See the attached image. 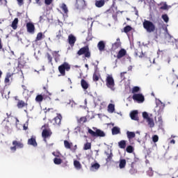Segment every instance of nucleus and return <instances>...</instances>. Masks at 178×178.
I'll return each mask as SVG.
<instances>
[{
	"label": "nucleus",
	"instance_id": "f257e3e1",
	"mask_svg": "<svg viewBox=\"0 0 178 178\" xmlns=\"http://www.w3.org/2000/svg\"><path fill=\"white\" fill-rule=\"evenodd\" d=\"M105 81L106 87L111 90V91H115L116 90V88L115 87V79H113L112 74H107Z\"/></svg>",
	"mask_w": 178,
	"mask_h": 178
},
{
	"label": "nucleus",
	"instance_id": "f03ea898",
	"mask_svg": "<svg viewBox=\"0 0 178 178\" xmlns=\"http://www.w3.org/2000/svg\"><path fill=\"white\" fill-rule=\"evenodd\" d=\"M143 26L147 33H154L156 29L154 22L147 19L144 20Z\"/></svg>",
	"mask_w": 178,
	"mask_h": 178
},
{
	"label": "nucleus",
	"instance_id": "7ed1b4c3",
	"mask_svg": "<svg viewBox=\"0 0 178 178\" xmlns=\"http://www.w3.org/2000/svg\"><path fill=\"white\" fill-rule=\"evenodd\" d=\"M13 145L10 147V149L13 152H16L17 149H22L24 148V143H23V139H20L19 140H13Z\"/></svg>",
	"mask_w": 178,
	"mask_h": 178
},
{
	"label": "nucleus",
	"instance_id": "20e7f679",
	"mask_svg": "<svg viewBox=\"0 0 178 178\" xmlns=\"http://www.w3.org/2000/svg\"><path fill=\"white\" fill-rule=\"evenodd\" d=\"M71 69L69 63L64 62L60 66H58V72L61 74V76H66V72H69Z\"/></svg>",
	"mask_w": 178,
	"mask_h": 178
},
{
	"label": "nucleus",
	"instance_id": "39448f33",
	"mask_svg": "<svg viewBox=\"0 0 178 178\" xmlns=\"http://www.w3.org/2000/svg\"><path fill=\"white\" fill-rule=\"evenodd\" d=\"M77 55L79 56L84 55L85 58H91V52H90V47L88 45L81 47L77 52Z\"/></svg>",
	"mask_w": 178,
	"mask_h": 178
},
{
	"label": "nucleus",
	"instance_id": "423d86ee",
	"mask_svg": "<svg viewBox=\"0 0 178 178\" xmlns=\"http://www.w3.org/2000/svg\"><path fill=\"white\" fill-rule=\"evenodd\" d=\"M88 131L92 137H105L106 136L105 132L98 129H97L95 131H92L91 129H88Z\"/></svg>",
	"mask_w": 178,
	"mask_h": 178
},
{
	"label": "nucleus",
	"instance_id": "0eeeda50",
	"mask_svg": "<svg viewBox=\"0 0 178 178\" xmlns=\"http://www.w3.org/2000/svg\"><path fill=\"white\" fill-rule=\"evenodd\" d=\"M48 98H49V96H48V95L42 92L40 95H36L35 100V102H38V104H41V102L45 101L46 99H48Z\"/></svg>",
	"mask_w": 178,
	"mask_h": 178
},
{
	"label": "nucleus",
	"instance_id": "6e6552de",
	"mask_svg": "<svg viewBox=\"0 0 178 178\" xmlns=\"http://www.w3.org/2000/svg\"><path fill=\"white\" fill-rule=\"evenodd\" d=\"M15 101H17V107L18 109H23V108H27L29 106V103L27 101L24 102V100L19 99L15 97Z\"/></svg>",
	"mask_w": 178,
	"mask_h": 178
},
{
	"label": "nucleus",
	"instance_id": "1a4fd4ad",
	"mask_svg": "<svg viewBox=\"0 0 178 178\" xmlns=\"http://www.w3.org/2000/svg\"><path fill=\"white\" fill-rule=\"evenodd\" d=\"M132 99H134V101H136L139 104L143 103L144 102V101H145L144 95H143V94L140 93L134 94V95L132 96Z\"/></svg>",
	"mask_w": 178,
	"mask_h": 178
},
{
	"label": "nucleus",
	"instance_id": "9d476101",
	"mask_svg": "<svg viewBox=\"0 0 178 178\" xmlns=\"http://www.w3.org/2000/svg\"><path fill=\"white\" fill-rule=\"evenodd\" d=\"M26 30L27 33H29V34H34L35 33V26H34V24L31 22L26 23Z\"/></svg>",
	"mask_w": 178,
	"mask_h": 178
},
{
	"label": "nucleus",
	"instance_id": "9b49d317",
	"mask_svg": "<svg viewBox=\"0 0 178 178\" xmlns=\"http://www.w3.org/2000/svg\"><path fill=\"white\" fill-rule=\"evenodd\" d=\"M75 6H76V9H84V7L86 6V1L76 0Z\"/></svg>",
	"mask_w": 178,
	"mask_h": 178
},
{
	"label": "nucleus",
	"instance_id": "f8f14e48",
	"mask_svg": "<svg viewBox=\"0 0 178 178\" xmlns=\"http://www.w3.org/2000/svg\"><path fill=\"white\" fill-rule=\"evenodd\" d=\"M35 136H32L31 138L28 139V145H32V147H37V140H35Z\"/></svg>",
	"mask_w": 178,
	"mask_h": 178
},
{
	"label": "nucleus",
	"instance_id": "ddd939ff",
	"mask_svg": "<svg viewBox=\"0 0 178 178\" xmlns=\"http://www.w3.org/2000/svg\"><path fill=\"white\" fill-rule=\"evenodd\" d=\"M52 136V131L51 129H43L42 132V136L43 138H48V137H51Z\"/></svg>",
	"mask_w": 178,
	"mask_h": 178
},
{
	"label": "nucleus",
	"instance_id": "4468645a",
	"mask_svg": "<svg viewBox=\"0 0 178 178\" xmlns=\"http://www.w3.org/2000/svg\"><path fill=\"white\" fill-rule=\"evenodd\" d=\"M76 41V39L74 35H73L72 34L69 35L68 42L71 47L74 46Z\"/></svg>",
	"mask_w": 178,
	"mask_h": 178
},
{
	"label": "nucleus",
	"instance_id": "2eb2a0df",
	"mask_svg": "<svg viewBox=\"0 0 178 178\" xmlns=\"http://www.w3.org/2000/svg\"><path fill=\"white\" fill-rule=\"evenodd\" d=\"M60 122H62V115L58 114L56 118H54L53 124L60 126Z\"/></svg>",
	"mask_w": 178,
	"mask_h": 178
},
{
	"label": "nucleus",
	"instance_id": "dca6fc26",
	"mask_svg": "<svg viewBox=\"0 0 178 178\" xmlns=\"http://www.w3.org/2000/svg\"><path fill=\"white\" fill-rule=\"evenodd\" d=\"M127 54V51H126V49H121L117 54V58L122 59V58H123L124 56H126Z\"/></svg>",
	"mask_w": 178,
	"mask_h": 178
},
{
	"label": "nucleus",
	"instance_id": "f3484780",
	"mask_svg": "<svg viewBox=\"0 0 178 178\" xmlns=\"http://www.w3.org/2000/svg\"><path fill=\"white\" fill-rule=\"evenodd\" d=\"M108 1H109V0H96L95 6H97V8H102V6L105 5V2Z\"/></svg>",
	"mask_w": 178,
	"mask_h": 178
},
{
	"label": "nucleus",
	"instance_id": "a211bd4d",
	"mask_svg": "<svg viewBox=\"0 0 178 178\" xmlns=\"http://www.w3.org/2000/svg\"><path fill=\"white\" fill-rule=\"evenodd\" d=\"M130 118L132 120H138V111H133L130 113Z\"/></svg>",
	"mask_w": 178,
	"mask_h": 178
},
{
	"label": "nucleus",
	"instance_id": "6ab92c4d",
	"mask_svg": "<svg viewBox=\"0 0 178 178\" xmlns=\"http://www.w3.org/2000/svg\"><path fill=\"white\" fill-rule=\"evenodd\" d=\"M97 48L100 52L105 51V42L101 40L97 44Z\"/></svg>",
	"mask_w": 178,
	"mask_h": 178
},
{
	"label": "nucleus",
	"instance_id": "aec40b11",
	"mask_svg": "<svg viewBox=\"0 0 178 178\" xmlns=\"http://www.w3.org/2000/svg\"><path fill=\"white\" fill-rule=\"evenodd\" d=\"M168 82L170 84H174L175 81H176L177 79H176V76L173 74H170L167 76Z\"/></svg>",
	"mask_w": 178,
	"mask_h": 178
},
{
	"label": "nucleus",
	"instance_id": "412c9836",
	"mask_svg": "<svg viewBox=\"0 0 178 178\" xmlns=\"http://www.w3.org/2000/svg\"><path fill=\"white\" fill-rule=\"evenodd\" d=\"M107 158L106 159V161L107 163H108V162H112V159L113 158V153H112V150L110 151V152H105Z\"/></svg>",
	"mask_w": 178,
	"mask_h": 178
},
{
	"label": "nucleus",
	"instance_id": "4be33fe9",
	"mask_svg": "<svg viewBox=\"0 0 178 178\" xmlns=\"http://www.w3.org/2000/svg\"><path fill=\"white\" fill-rule=\"evenodd\" d=\"M101 168V165L98 163H92L90 168V170L94 172V170H98V169Z\"/></svg>",
	"mask_w": 178,
	"mask_h": 178
},
{
	"label": "nucleus",
	"instance_id": "5701e85b",
	"mask_svg": "<svg viewBox=\"0 0 178 178\" xmlns=\"http://www.w3.org/2000/svg\"><path fill=\"white\" fill-rule=\"evenodd\" d=\"M122 47V42H120V38H117L116 42L113 44V48L114 49H118Z\"/></svg>",
	"mask_w": 178,
	"mask_h": 178
},
{
	"label": "nucleus",
	"instance_id": "b1692460",
	"mask_svg": "<svg viewBox=\"0 0 178 178\" xmlns=\"http://www.w3.org/2000/svg\"><path fill=\"white\" fill-rule=\"evenodd\" d=\"M64 147L66 149L72 150V147H73V143H70L68 140H64Z\"/></svg>",
	"mask_w": 178,
	"mask_h": 178
},
{
	"label": "nucleus",
	"instance_id": "393cba45",
	"mask_svg": "<svg viewBox=\"0 0 178 178\" xmlns=\"http://www.w3.org/2000/svg\"><path fill=\"white\" fill-rule=\"evenodd\" d=\"M12 76H13V73L8 72L6 74V78L4 79V83L6 84H9L10 81V78L12 77Z\"/></svg>",
	"mask_w": 178,
	"mask_h": 178
},
{
	"label": "nucleus",
	"instance_id": "a878e982",
	"mask_svg": "<svg viewBox=\"0 0 178 178\" xmlns=\"http://www.w3.org/2000/svg\"><path fill=\"white\" fill-rule=\"evenodd\" d=\"M81 86L83 90H87L89 87L88 83L85 79L81 80Z\"/></svg>",
	"mask_w": 178,
	"mask_h": 178
},
{
	"label": "nucleus",
	"instance_id": "bb28decb",
	"mask_svg": "<svg viewBox=\"0 0 178 178\" xmlns=\"http://www.w3.org/2000/svg\"><path fill=\"white\" fill-rule=\"evenodd\" d=\"M127 145V141L124 140H122L120 142H118V147L119 148H121V149H124L126 148Z\"/></svg>",
	"mask_w": 178,
	"mask_h": 178
},
{
	"label": "nucleus",
	"instance_id": "cd10ccee",
	"mask_svg": "<svg viewBox=\"0 0 178 178\" xmlns=\"http://www.w3.org/2000/svg\"><path fill=\"white\" fill-rule=\"evenodd\" d=\"M18 24H19V18H15L11 24V27L13 29V30H16L17 29Z\"/></svg>",
	"mask_w": 178,
	"mask_h": 178
},
{
	"label": "nucleus",
	"instance_id": "c85d7f7f",
	"mask_svg": "<svg viewBox=\"0 0 178 178\" xmlns=\"http://www.w3.org/2000/svg\"><path fill=\"white\" fill-rule=\"evenodd\" d=\"M112 134L113 136H116L117 134H120V128L118 127H114L112 128Z\"/></svg>",
	"mask_w": 178,
	"mask_h": 178
},
{
	"label": "nucleus",
	"instance_id": "c756f323",
	"mask_svg": "<svg viewBox=\"0 0 178 178\" xmlns=\"http://www.w3.org/2000/svg\"><path fill=\"white\" fill-rule=\"evenodd\" d=\"M127 138H128L129 141H130V140L136 138V133L128 131L127 132Z\"/></svg>",
	"mask_w": 178,
	"mask_h": 178
},
{
	"label": "nucleus",
	"instance_id": "7c9ffc66",
	"mask_svg": "<svg viewBox=\"0 0 178 178\" xmlns=\"http://www.w3.org/2000/svg\"><path fill=\"white\" fill-rule=\"evenodd\" d=\"M74 166L77 170H80L82 168L81 163L77 160L74 161Z\"/></svg>",
	"mask_w": 178,
	"mask_h": 178
},
{
	"label": "nucleus",
	"instance_id": "2f4dec72",
	"mask_svg": "<svg viewBox=\"0 0 178 178\" xmlns=\"http://www.w3.org/2000/svg\"><path fill=\"white\" fill-rule=\"evenodd\" d=\"M42 38H45V35L42 34V32H39L37 34L35 41V42H37V41H41V40H42Z\"/></svg>",
	"mask_w": 178,
	"mask_h": 178
},
{
	"label": "nucleus",
	"instance_id": "473e14b6",
	"mask_svg": "<svg viewBox=\"0 0 178 178\" xmlns=\"http://www.w3.org/2000/svg\"><path fill=\"white\" fill-rule=\"evenodd\" d=\"M147 122L149 127L151 129H152V127H155V122H154V119H153V118H148V119L147 120Z\"/></svg>",
	"mask_w": 178,
	"mask_h": 178
},
{
	"label": "nucleus",
	"instance_id": "72a5a7b5",
	"mask_svg": "<svg viewBox=\"0 0 178 178\" xmlns=\"http://www.w3.org/2000/svg\"><path fill=\"white\" fill-rule=\"evenodd\" d=\"M60 9H62L63 12H64L65 15H67V13H69V10L67 9V6H66L65 3H63L60 5Z\"/></svg>",
	"mask_w": 178,
	"mask_h": 178
},
{
	"label": "nucleus",
	"instance_id": "f704fd0d",
	"mask_svg": "<svg viewBox=\"0 0 178 178\" xmlns=\"http://www.w3.org/2000/svg\"><path fill=\"white\" fill-rule=\"evenodd\" d=\"M156 106L160 108L159 111H163L165 108V104L161 100L157 101Z\"/></svg>",
	"mask_w": 178,
	"mask_h": 178
},
{
	"label": "nucleus",
	"instance_id": "c9c22d12",
	"mask_svg": "<svg viewBox=\"0 0 178 178\" xmlns=\"http://www.w3.org/2000/svg\"><path fill=\"white\" fill-rule=\"evenodd\" d=\"M126 159H120L119 164L120 169H124V168H126Z\"/></svg>",
	"mask_w": 178,
	"mask_h": 178
},
{
	"label": "nucleus",
	"instance_id": "e433bc0d",
	"mask_svg": "<svg viewBox=\"0 0 178 178\" xmlns=\"http://www.w3.org/2000/svg\"><path fill=\"white\" fill-rule=\"evenodd\" d=\"M108 111L111 113H113V112H115V104H108Z\"/></svg>",
	"mask_w": 178,
	"mask_h": 178
},
{
	"label": "nucleus",
	"instance_id": "4c0bfd02",
	"mask_svg": "<svg viewBox=\"0 0 178 178\" xmlns=\"http://www.w3.org/2000/svg\"><path fill=\"white\" fill-rule=\"evenodd\" d=\"M160 9L161 10H168V9H169V8L168 7V4H166V3H160Z\"/></svg>",
	"mask_w": 178,
	"mask_h": 178
},
{
	"label": "nucleus",
	"instance_id": "58836bf2",
	"mask_svg": "<svg viewBox=\"0 0 178 178\" xmlns=\"http://www.w3.org/2000/svg\"><path fill=\"white\" fill-rule=\"evenodd\" d=\"M131 30H133V28L130 26V25H127L124 28V33L127 34V33H129V31H131Z\"/></svg>",
	"mask_w": 178,
	"mask_h": 178
},
{
	"label": "nucleus",
	"instance_id": "ea45409f",
	"mask_svg": "<svg viewBox=\"0 0 178 178\" xmlns=\"http://www.w3.org/2000/svg\"><path fill=\"white\" fill-rule=\"evenodd\" d=\"M83 149L85 151H87L88 149H91V143H85V145L83 146Z\"/></svg>",
	"mask_w": 178,
	"mask_h": 178
},
{
	"label": "nucleus",
	"instance_id": "a19ab883",
	"mask_svg": "<svg viewBox=\"0 0 178 178\" xmlns=\"http://www.w3.org/2000/svg\"><path fill=\"white\" fill-rule=\"evenodd\" d=\"M126 151L128 152V154H131L133 151H134V147H133L131 145H129L127 147Z\"/></svg>",
	"mask_w": 178,
	"mask_h": 178
},
{
	"label": "nucleus",
	"instance_id": "79ce46f5",
	"mask_svg": "<svg viewBox=\"0 0 178 178\" xmlns=\"http://www.w3.org/2000/svg\"><path fill=\"white\" fill-rule=\"evenodd\" d=\"M86 122H87V118L86 117H81L78 120V123H80L81 124L86 123Z\"/></svg>",
	"mask_w": 178,
	"mask_h": 178
},
{
	"label": "nucleus",
	"instance_id": "37998d69",
	"mask_svg": "<svg viewBox=\"0 0 178 178\" xmlns=\"http://www.w3.org/2000/svg\"><path fill=\"white\" fill-rule=\"evenodd\" d=\"M161 19H163L165 23H168L169 22V17L166 14H163L161 16Z\"/></svg>",
	"mask_w": 178,
	"mask_h": 178
},
{
	"label": "nucleus",
	"instance_id": "c03bdc74",
	"mask_svg": "<svg viewBox=\"0 0 178 178\" xmlns=\"http://www.w3.org/2000/svg\"><path fill=\"white\" fill-rule=\"evenodd\" d=\"M54 162L55 165H60V163H62V159L58 158H54Z\"/></svg>",
	"mask_w": 178,
	"mask_h": 178
},
{
	"label": "nucleus",
	"instance_id": "a18cd8bd",
	"mask_svg": "<svg viewBox=\"0 0 178 178\" xmlns=\"http://www.w3.org/2000/svg\"><path fill=\"white\" fill-rule=\"evenodd\" d=\"M140 91V87L138 86H134L132 88V94H136V92H138Z\"/></svg>",
	"mask_w": 178,
	"mask_h": 178
},
{
	"label": "nucleus",
	"instance_id": "49530a36",
	"mask_svg": "<svg viewBox=\"0 0 178 178\" xmlns=\"http://www.w3.org/2000/svg\"><path fill=\"white\" fill-rule=\"evenodd\" d=\"M159 140V137L158 136V135H154L152 136L153 143H158Z\"/></svg>",
	"mask_w": 178,
	"mask_h": 178
},
{
	"label": "nucleus",
	"instance_id": "de8ad7c7",
	"mask_svg": "<svg viewBox=\"0 0 178 178\" xmlns=\"http://www.w3.org/2000/svg\"><path fill=\"white\" fill-rule=\"evenodd\" d=\"M92 79H93V81H98V80H99V76L97 74V73L95 72L93 74Z\"/></svg>",
	"mask_w": 178,
	"mask_h": 178
},
{
	"label": "nucleus",
	"instance_id": "09e8293b",
	"mask_svg": "<svg viewBox=\"0 0 178 178\" xmlns=\"http://www.w3.org/2000/svg\"><path fill=\"white\" fill-rule=\"evenodd\" d=\"M43 90H44V92H43L44 94H46L47 95H48V97H49L50 95H51V92H49L48 91V88L44 86L43 87Z\"/></svg>",
	"mask_w": 178,
	"mask_h": 178
},
{
	"label": "nucleus",
	"instance_id": "8fccbe9b",
	"mask_svg": "<svg viewBox=\"0 0 178 178\" xmlns=\"http://www.w3.org/2000/svg\"><path fill=\"white\" fill-rule=\"evenodd\" d=\"M47 58L48 59L49 63H52V56H51V54H49V53H47Z\"/></svg>",
	"mask_w": 178,
	"mask_h": 178
},
{
	"label": "nucleus",
	"instance_id": "3c124183",
	"mask_svg": "<svg viewBox=\"0 0 178 178\" xmlns=\"http://www.w3.org/2000/svg\"><path fill=\"white\" fill-rule=\"evenodd\" d=\"M129 173H130V175H136V173H137V169H136V168H131L129 170Z\"/></svg>",
	"mask_w": 178,
	"mask_h": 178
},
{
	"label": "nucleus",
	"instance_id": "603ef678",
	"mask_svg": "<svg viewBox=\"0 0 178 178\" xmlns=\"http://www.w3.org/2000/svg\"><path fill=\"white\" fill-rule=\"evenodd\" d=\"M1 5L3 6H8V1L7 0H0Z\"/></svg>",
	"mask_w": 178,
	"mask_h": 178
},
{
	"label": "nucleus",
	"instance_id": "864d4df0",
	"mask_svg": "<svg viewBox=\"0 0 178 178\" xmlns=\"http://www.w3.org/2000/svg\"><path fill=\"white\" fill-rule=\"evenodd\" d=\"M143 117L144 118V119H146V120L149 119V115H148V113L147 112L143 113Z\"/></svg>",
	"mask_w": 178,
	"mask_h": 178
},
{
	"label": "nucleus",
	"instance_id": "5fc2aeb1",
	"mask_svg": "<svg viewBox=\"0 0 178 178\" xmlns=\"http://www.w3.org/2000/svg\"><path fill=\"white\" fill-rule=\"evenodd\" d=\"M147 175L149 176H153L154 175V171L152 170V168H149V170L147 172Z\"/></svg>",
	"mask_w": 178,
	"mask_h": 178
},
{
	"label": "nucleus",
	"instance_id": "6e6d98bb",
	"mask_svg": "<svg viewBox=\"0 0 178 178\" xmlns=\"http://www.w3.org/2000/svg\"><path fill=\"white\" fill-rule=\"evenodd\" d=\"M44 17L45 15L40 16L39 19V23H44V22H45V19H44Z\"/></svg>",
	"mask_w": 178,
	"mask_h": 178
},
{
	"label": "nucleus",
	"instance_id": "4d7b16f0",
	"mask_svg": "<svg viewBox=\"0 0 178 178\" xmlns=\"http://www.w3.org/2000/svg\"><path fill=\"white\" fill-rule=\"evenodd\" d=\"M42 129H44V130H49V124H44Z\"/></svg>",
	"mask_w": 178,
	"mask_h": 178
},
{
	"label": "nucleus",
	"instance_id": "13d9d810",
	"mask_svg": "<svg viewBox=\"0 0 178 178\" xmlns=\"http://www.w3.org/2000/svg\"><path fill=\"white\" fill-rule=\"evenodd\" d=\"M52 154L54 155V156H56L57 158H59V156H60V152H54Z\"/></svg>",
	"mask_w": 178,
	"mask_h": 178
},
{
	"label": "nucleus",
	"instance_id": "bf43d9fd",
	"mask_svg": "<svg viewBox=\"0 0 178 178\" xmlns=\"http://www.w3.org/2000/svg\"><path fill=\"white\" fill-rule=\"evenodd\" d=\"M61 37H62V31H58V33L56 35L57 40H60Z\"/></svg>",
	"mask_w": 178,
	"mask_h": 178
},
{
	"label": "nucleus",
	"instance_id": "052dcab7",
	"mask_svg": "<svg viewBox=\"0 0 178 178\" xmlns=\"http://www.w3.org/2000/svg\"><path fill=\"white\" fill-rule=\"evenodd\" d=\"M158 123L159 124V126H162L163 121L162 120V117H159L158 118Z\"/></svg>",
	"mask_w": 178,
	"mask_h": 178
},
{
	"label": "nucleus",
	"instance_id": "680f3d73",
	"mask_svg": "<svg viewBox=\"0 0 178 178\" xmlns=\"http://www.w3.org/2000/svg\"><path fill=\"white\" fill-rule=\"evenodd\" d=\"M92 40V36L91 35V33H88V37L86 38V41H91Z\"/></svg>",
	"mask_w": 178,
	"mask_h": 178
},
{
	"label": "nucleus",
	"instance_id": "e2e57ef3",
	"mask_svg": "<svg viewBox=\"0 0 178 178\" xmlns=\"http://www.w3.org/2000/svg\"><path fill=\"white\" fill-rule=\"evenodd\" d=\"M22 88L23 90H24L23 94H24V92H29V90H27V87H26V86L22 85Z\"/></svg>",
	"mask_w": 178,
	"mask_h": 178
},
{
	"label": "nucleus",
	"instance_id": "0e129e2a",
	"mask_svg": "<svg viewBox=\"0 0 178 178\" xmlns=\"http://www.w3.org/2000/svg\"><path fill=\"white\" fill-rule=\"evenodd\" d=\"M136 55L137 56H139V58H144V54H143V53H138V51H136Z\"/></svg>",
	"mask_w": 178,
	"mask_h": 178
},
{
	"label": "nucleus",
	"instance_id": "69168bd1",
	"mask_svg": "<svg viewBox=\"0 0 178 178\" xmlns=\"http://www.w3.org/2000/svg\"><path fill=\"white\" fill-rule=\"evenodd\" d=\"M173 44H175L177 49H178V38L177 39H175Z\"/></svg>",
	"mask_w": 178,
	"mask_h": 178
},
{
	"label": "nucleus",
	"instance_id": "338daca9",
	"mask_svg": "<svg viewBox=\"0 0 178 178\" xmlns=\"http://www.w3.org/2000/svg\"><path fill=\"white\" fill-rule=\"evenodd\" d=\"M53 0H44L45 5H51L52 3Z\"/></svg>",
	"mask_w": 178,
	"mask_h": 178
},
{
	"label": "nucleus",
	"instance_id": "774afa93",
	"mask_svg": "<svg viewBox=\"0 0 178 178\" xmlns=\"http://www.w3.org/2000/svg\"><path fill=\"white\" fill-rule=\"evenodd\" d=\"M76 149H77V145H75L72 148L71 147V151H72V152H76Z\"/></svg>",
	"mask_w": 178,
	"mask_h": 178
}]
</instances>
